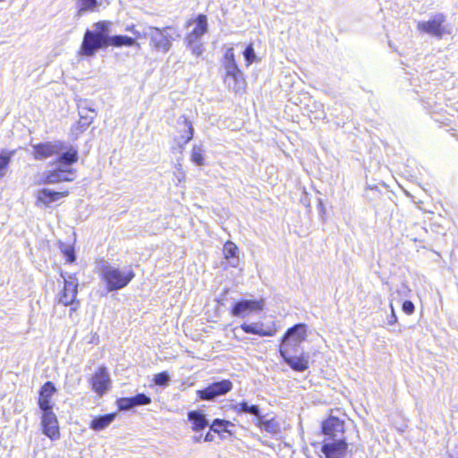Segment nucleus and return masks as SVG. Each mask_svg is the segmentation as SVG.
<instances>
[{"label": "nucleus", "instance_id": "nucleus-21", "mask_svg": "<svg viewBox=\"0 0 458 458\" xmlns=\"http://www.w3.org/2000/svg\"><path fill=\"white\" fill-rule=\"evenodd\" d=\"M115 413H108L102 416L96 417L90 422V428L95 431H100L108 427L115 419Z\"/></svg>", "mask_w": 458, "mask_h": 458}, {"label": "nucleus", "instance_id": "nucleus-34", "mask_svg": "<svg viewBox=\"0 0 458 458\" xmlns=\"http://www.w3.org/2000/svg\"><path fill=\"white\" fill-rule=\"evenodd\" d=\"M170 380L167 372H161L155 376L154 382L157 386H165Z\"/></svg>", "mask_w": 458, "mask_h": 458}, {"label": "nucleus", "instance_id": "nucleus-33", "mask_svg": "<svg viewBox=\"0 0 458 458\" xmlns=\"http://www.w3.org/2000/svg\"><path fill=\"white\" fill-rule=\"evenodd\" d=\"M243 55H244V58L247 62V65H250V64H252L255 60V52H254V48L252 47V45H249L244 52H243Z\"/></svg>", "mask_w": 458, "mask_h": 458}, {"label": "nucleus", "instance_id": "nucleus-27", "mask_svg": "<svg viewBox=\"0 0 458 458\" xmlns=\"http://www.w3.org/2000/svg\"><path fill=\"white\" fill-rule=\"evenodd\" d=\"M203 147L201 145H194L191 150V161L201 166L204 165Z\"/></svg>", "mask_w": 458, "mask_h": 458}, {"label": "nucleus", "instance_id": "nucleus-39", "mask_svg": "<svg viewBox=\"0 0 458 458\" xmlns=\"http://www.w3.org/2000/svg\"><path fill=\"white\" fill-rule=\"evenodd\" d=\"M63 253L66 257V261L67 262L72 263V262H73L75 260L74 250H73V249L72 247H70V246L65 247L63 250Z\"/></svg>", "mask_w": 458, "mask_h": 458}, {"label": "nucleus", "instance_id": "nucleus-13", "mask_svg": "<svg viewBox=\"0 0 458 458\" xmlns=\"http://www.w3.org/2000/svg\"><path fill=\"white\" fill-rule=\"evenodd\" d=\"M347 444L344 438L337 441L327 442L322 446V452L326 458H344L346 454Z\"/></svg>", "mask_w": 458, "mask_h": 458}, {"label": "nucleus", "instance_id": "nucleus-28", "mask_svg": "<svg viewBox=\"0 0 458 458\" xmlns=\"http://www.w3.org/2000/svg\"><path fill=\"white\" fill-rule=\"evenodd\" d=\"M223 250H224L225 258L226 259H235L236 263L238 262L237 256H236L238 248L233 242H230V241L226 242L225 244L224 245Z\"/></svg>", "mask_w": 458, "mask_h": 458}, {"label": "nucleus", "instance_id": "nucleus-47", "mask_svg": "<svg viewBox=\"0 0 458 458\" xmlns=\"http://www.w3.org/2000/svg\"><path fill=\"white\" fill-rule=\"evenodd\" d=\"M5 0H0V2H4Z\"/></svg>", "mask_w": 458, "mask_h": 458}, {"label": "nucleus", "instance_id": "nucleus-43", "mask_svg": "<svg viewBox=\"0 0 458 458\" xmlns=\"http://www.w3.org/2000/svg\"><path fill=\"white\" fill-rule=\"evenodd\" d=\"M130 30L133 33V35L137 38H143V29L141 30H134V29H131Z\"/></svg>", "mask_w": 458, "mask_h": 458}, {"label": "nucleus", "instance_id": "nucleus-30", "mask_svg": "<svg viewBox=\"0 0 458 458\" xmlns=\"http://www.w3.org/2000/svg\"><path fill=\"white\" fill-rule=\"evenodd\" d=\"M186 45L187 47L191 49V53L196 56L201 55L204 51V47L200 40H192L191 43L186 42Z\"/></svg>", "mask_w": 458, "mask_h": 458}, {"label": "nucleus", "instance_id": "nucleus-5", "mask_svg": "<svg viewBox=\"0 0 458 458\" xmlns=\"http://www.w3.org/2000/svg\"><path fill=\"white\" fill-rule=\"evenodd\" d=\"M305 337L306 326L304 324H297L289 328L282 339L280 355L284 356L294 351L305 340Z\"/></svg>", "mask_w": 458, "mask_h": 458}, {"label": "nucleus", "instance_id": "nucleus-22", "mask_svg": "<svg viewBox=\"0 0 458 458\" xmlns=\"http://www.w3.org/2000/svg\"><path fill=\"white\" fill-rule=\"evenodd\" d=\"M284 361L294 370L302 372L308 369V360L301 357H292L289 353L282 356Z\"/></svg>", "mask_w": 458, "mask_h": 458}, {"label": "nucleus", "instance_id": "nucleus-9", "mask_svg": "<svg viewBox=\"0 0 458 458\" xmlns=\"http://www.w3.org/2000/svg\"><path fill=\"white\" fill-rule=\"evenodd\" d=\"M74 170L72 168H64L59 165L52 171L45 172L41 174L39 183L55 184L62 182H72Z\"/></svg>", "mask_w": 458, "mask_h": 458}, {"label": "nucleus", "instance_id": "nucleus-12", "mask_svg": "<svg viewBox=\"0 0 458 458\" xmlns=\"http://www.w3.org/2000/svg\"><path fill=\"white\" fill-rule=\"evenodd\" d=\"M323 432L328 437V439L332 441H337V439L344 438V421L336 417H330L323 422Z\"/></svg>", "mask_w": 458, "mask_h": 458}, {"label": "nucleus", "instance_id": "nucleus-1", "mask_svg": "<svg viewBox=\"0 0 458 458\" xmlns=\"http://www.w3.org/2000/svg\"><path fill=\"white\" fill-rule=\"evenodd\" d=\"M111 26L112 22L101 21L93 25V30H87L80 54L84 56H93L98 49H105L109 46L115 47L137 46L140 47V44L133 38L123 35L111 36Z\"/></svg>", "mask_w": 458, "mask_h": 458}, {"label": "nucleus", "instance_id": "nucleus-20", "mask_svg": "<svg viewBox=\"0 0 458 458\" xmlns=\"http://www.w3.org/2000/svg\"><path fill=\"white\" fill-rule=\"evenodd\" d=\"M188 420L192 423V429L194 431H200L208 425V421L204 413L199 411H189Z\"/></svg>", "mask_w": 458, "mask_h": 458}, {"label": "nucleus", "instance_id": "nucleus-41", "mask_svg": "<svg viewBox=\"0 0 458 458\" xmlns=\"http://www.w3.org/2000/svg\"><path fill=\"white\" fill-rule=\"evenodd\" d=\"M227 62H235L233 48H228L225 54V63H227Z\"/></svg>", "mask_w": 458, "mask_h": 458}, {"label": "nucleus", "instance_id": "nucleus-8", "mask_svg": "<svg viewBox=\"0 0 458 458\" xmlns=\"http://www.w3.org/2000/svg\"><path fill=\"white\" fill-rule=\"evenodd\" d=\"M264 301L260 300H241L236 301L231 310L233 317L246 318L251 313L261 311L264 308Z\"/></svg>", "mask_w": 458, "mask_h": 458}, {"label": "nucleus", "instance_id": "nucleus-37", "mask_svg": "<svg viewBox=\"0 0 458 458\" xmlns=\"http://www.w3.org/2000/svg\"><path fill=\"white\" fill-rule=\"evenodd\" d=\"M38 406L43 411V413L52 411V404L50 403V400L38 398Z\"/></svg>", "mask_w": 458, "mask_h": 458}, {"label": "nucleus", "instance_id": "nucleus-25", "mask_svg": "<svg viewBox=\"0 0 458 458\" xmlns=\"http://www.w3.org/2000/svg\"><path fill=\"white\" fill-rule=\"evenodd\" d=\"M100 4L98 0H76V7L78 9V15L81 16L88 12H94Z\"/></svg>", "mask_w": 458, "mask_h": 458}, {"label": "nucleus", "instance_id": "nucleus-14", "mask_svg": "<svg viewBox=\"0 0 458 458\" xmlns=\"http://www.w3.org/2000/svg\"><path fill=\"white\" fill-rule=\"evenodd\" d=\"M41 425L43 433L51 439H57L60 437L59 426L55 414L53 411L43 413Z\"/></svg>", "mask_w": 458, "mask_h": 458}, {"label": "nucleus", "instance_id": "nucleus-17", "mask_svg": "<svg viewBox=\"0 0 458 458\" xmlns=\"http://www.w3.org/2000/svg\"><path fill=\"white\" fill-rule=\"evenodd\" d=\"M208 31V18L204 14H199L195 21V27L190 32L186 38V42L191 43L192 40H200L201 37Z\"/></svg>", "mask_w": 458, "mask_h": 458}, {"label": "nucleus", "instance_id": "nucleus-32", "mask_svg": "<svg viewBox=\"0 0 458 458\" xmlns=\"http://www.w3.org/2000/svg\"><path fill=\"white\" fill-rule=\"evenodd\" d=\"M132 400H133L134 407L135 406H140V405L148 404V403H151L150 397L147 396L144 394H136L135 396L132 397Z\"/></svg>", "mask_w": 458, "mask_h": 458}, {"label": "nucleus", "instance_id": "nucleus-26", "mask_svg": "<svg viewBox=\"0 0 458 458\" xmlns=\"http://www.w3.org/2000/svg\"><path fill=\"white\" fill-rule=\"evenodd\" d=\"M242 78V73L240 74H225V82L229 89H232L233 91L237 92L240 89V81Z\"/></svg>", "mask_w": 458, "mask_h": 458}, {"label": "nucleus", "instance_id": "nucleus-40", "mask_svg": "<svg viewBox=\"0 0 458 458\" xmlns=\"http://www.w3.org/2000/svg\"><path fill=\"white\" fill-rule=\"evenodd\" d=\"M402 309L404 313H406L407 315H411L414 312L415 306L411 301H405L403 303Z\"/></svg>", "mask_w": 458, "mask_h": 458}, {"label": "nucleus", "instance_id": "nucleus-36", "mask_svg": "<svg viewBox=\"0 0 458 458\" xmlns=\"http://www.w3.org/2000/svg\"><path fill=\"white\" fill-rule=\"evenodd\" d=\"M231 425V422L225 420L216 419L211 425V429L214 432H219L220 428H225L226 426Z\"/></svg>", "mask_w": 458, "mask_h": 458}, {"label": "nucleus", "instance_id": "nucleus-29", "mask_svg": "<svg viewBox=\"0 0 458 458\" xmlns=\"http://www.w3.org/2000/svg\"><path fill=\"white\" fill-rule=\"evenodd\" d=\"M55 391L56 389L52 382H46L39 391V398L50 400Z\"/></svg>", "mask_w": 458, "mask_h": 458}, {"label": "nucleus", "instance_id": "nucleus-44", "mask_svg": "<svg viewBox=\"0 0 458 458\" xmlns=\"http://www.w3.org/2000/svg\"><path fill=\"white\" fill-rule=\"evenodd\" d=\"M214 434H212L211 432H208L204 437V441L206 442H211L214 440Z\"/></svg>", "mask_w": 458, "mask_h": 458}, {"label": "nucleus", "instance_id": "nucleus-7", "mask_svg": "<svg viewBox=\"0 0 458 458\" xmlns=\"http://www.w3.org/2000/svg\"><path fill=\"white\" fill-rule=\"evenodd\" d=\"M33 148L32 156L36 160H43L56 156L61 151L66 149L61 140L46 141L38 144H31Z\"/></svg>", "mask_w": 458, "mask_h": 458}, {"label": "nucleus", "instance_id": "nucleus-2", "mask_svg": "<svg viewBox=\"0 0 458 458\" xmlns=\"http://www.w3.org/2000/svg\"><path fill=\"white\" fill-rule=\"evenodd\" d=\"M177 37L179 35L170 26L162 29L154 26L143 27V38L149 40V47L157 52L168 53Z\"/></svg>", "mask_w": 458, "mask_h": 458}, {"label": "nucleus", "instance_id": "nucleus-19", "mask_svg": "<svg viewBox=\"0 0 458 458\" xmlns=\"http://www.w3.org/2000/svg\"><path fill=\"white\" fill-rule=\"evenodd\" d=\"M177 123L181 126V140L183 144H187L193 137L194 129L192 124L184 115L179 117Z\"/></svg>", "mask_w": 458, "mask_h": 458}, {"label": "nucleus", "instance_id": "nucleus-16", "mask_svg": "<svg viewBox=\"0 0 458 458\" xmlns=\"http://www.w3.org/2000/svg\"><path fill=\"white\" fill-rule=\"evenodd\" d=\"M68 192L54 191L49 189H41L36 194V205L48 206L50 203L57 201L60 198L64 197Z\"/></svg>", "mask_w": 458, "mask_h": 458}, {"label": "nucleus", "instance_id": "nucleus-31", "mask_svg": "<svg viewBox=\"0 0 458 458\" xmlns=\"http://www.w3.org/2000/svg\"><path fill=\"white\" fill-rule=\"evenodd\" d=\"M117 405L121 411H128L134 407L132 397H124L117 400Z\"/></svg>", "mask_w": 458, "mask_h": 458}, {"label": "nucleus", "instance_id": "nucleus-46", "mask_svg": "<svg viewBox=\"0 0 458 458\" xmlns=\"http://www.w3.org/2000/svg\"><path fill=\"white\" fill-rule=\"evenodd\" d=\"M200 439H201V437H195V441L196 442H200Z\"/></svg>", "mask_w": 458, "mask_h": 458}, {"label": "nucleus", "instance_id": "nucleus-4", "mask_svg": "<svg viewBox=\"0 0 458 458\" xmlns=\"http://www.w3.org/2000/svg\"><path fill=\"white\" fill-rule=\"evenodd\" d=\"M64 278V289L58 294L57 301L64 306H72L71 311H75L80 306L79 301L76 300L78 293V280L72 275L65 276L61 275Z\"/></svg>", "mask_w": 458, "mask_h": 458}, {"label": "nucleus", "instance_id": "nucleus-35", "mask_svg": "<svg viewBox=\"0 0 458 458\" xmlns=\"http://www.w3.org/2000/svg\"><path fill=\"white\" fill-rule=\"evenodd\" d=\"M225 74H240L242 73V72L240 71V69L238 68L237 64H236V62H227V63H225Z\"/></svg>", "mask_w": 458, "mask_h": 458}, {"label": "nucleus", "instance_id": "nucleus-3", "mask_svg": "<svg viewBox=\"0 0 458 458\" xmlns=\"http://www.w3.org/2000/svg\"><path fill=\"white\" fill-rule=\"evenodd\" d=\"M101 276L107 284L108 292H113L125 287L135 276V274L132 270L121 271L106 262L101 267Z\"/></svg>", "mask_w": 458, "mask_h": 458}, {"label": "nucleus", "instance_id": "nucleus-42", "mask_svg": "<svg viewBox=\"0 0 458 458\" xmlns=\"http://www.w3.org/2000/svg\"><path fill=\"white\" fill-rule=\"evenodd\" d=\"M396 321H397V317L394 313V307L391 304V316L388 319V323L392 325V324H394Z\"/></svg>", "mask_w": 458, "mask_h": 458}, {"label": "nucleus", "instance_id": "nucleus-10", "mask_svg": "<svg viewBox=\"0 0 458 458\" xmlns=\"http://www.w3.org/2000/svg\"><path fill=\"white\" fill-rule=\"evenodd\" d=\"M233 387L230 380L225 379L222 381L215 382L202 390H199L198 395L202 400L212 401L217 396L224 395L228 393Z\"/></svg>", "mask_w": 458, "mask_h": 458}, {"label": "nucleus", "instance_id": "nucleus-11", "mask_svg": "<svg viewBox=\"0 0 458 458\" xmlns=\"http://www.w3.org/2000/svg\"><path fill=\"white\" fill-rule=\"evenodd\" d=\"M92 390L98 395L107 392L111 385V378L106 367H100L90 379Z\"/></svg>", "mask_w": 458, "mask_h": 458}, {"label": "nucleus", "instance_id": "nucleus-24", "mask_svg": "<svg viewBox=\"0 0 458 458\" xmlns=\"http://www.w3.org/2000/svg\"><path fill=\"white\" fill-rule=\"evenodd\" d=\"M233 409L238 414L250 413L251 415H254L256 417V420L260 416V411L259 406L255 404H249L247 402L236 403L233 405Z\"/></svg>", "mask_w": 458, "mask_h": 458}, {"label": "nucleus", "instance_id": "nucleus-15", "mask_svg": "<svg viewBox=\"0 0 458 458\" xmlns=\"http://www.w3.org/2000/svg\"><path fill=\"white\" fill-rule=\"evenodd\" d=\"M242 330L246 334L258 335L259 336H273L276 333L274 326H265L261 321L252 323H242L241 325Z\"/></svg>", "mask_w": 458, "mask_h": 458}, {"label": "nucleus", "instance_id": "nucleus-45", "mask_svg": "<svg viewBox=\"0 0 458 458\" xmlns=\"http://www.w3.org/2000/svg\"><path fill=\"white\" fill-rule=\"evenodd\" d=\"M449 458H458V448L454 450V452L450 454Z\"/></svg>", "mask_w": 458, "mask_h": 458}, {"label": "nucleus", "instance_id": "nucleus-38", "mask_svg": "<svg viewBox=\"0 0 458 458\" xmlns=\"http://www.w3.org/2000/svg\"><path fill=\"white\" fill-rule=\"evenodd\" d=\"M10 163V157L0 155V177H3L5 174V168Z\"/></svg>", "mask_w": 458, "mask_h": 458}, {"label": "nucleus", "instance_id": "nucleus-6", "mask_svg": "<svg viewBox=\"0 0 458 458\" xmlns=\"http://www.w3.org/2000/svg\"><path fill=\"white\" fill-rule=\"evenodd\" d=\"M444 22L445 16L439 13L433 16L432 19L427 21H419L417 24V30L420 32L428 33L437 38H442L444 35L450 33L444 25Z\"/></svg>", "mask_w": 458, "mask_h": 458}, {"label": "nucleus", "instance_id": "nucleus-18", "mask_svg": "<svg viewBox=\"0 0 458 458\" xmlns=\"http://www.w3.org/2000/svg\"><path fill=\"white\" fill-rule=\"evenodd\" d=\"M57 156L56 160L52 163L53 165L70 168L72 164L78 161V150L74 148H70L66 151L63 150Z\"/></svg>", "mask_w": 458, "mask_h": 458}, {"label": "nucleus", "instance_id": "nucleus-23", "mask_svg": "<svg viewBox=\"0 0 458 458\" xmlns=\"http://www.w3.org/2000/svg\"><path fill=\"white\" fill-rule=\"evenodd\" d=\"M255 424L262 430H265L266 432L272 435H276L280 432V426L275 419L264 420L263 416L260 415L259 418L256 420Z\"/></svg>", "mask_w": 458, "mask_h": 458}]
</instances>
